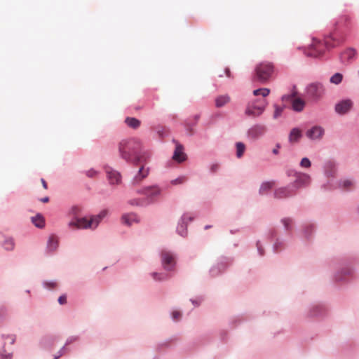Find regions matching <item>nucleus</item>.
I'll list each match as a JSON object with an SVG mask.
<instances>
[{"instance_id": "44", "label": "nucleus", "mask_w": 359, "mask_h": 359, "mask_svg": "<svg viewBox=\"0 0 359 359\" xmlns=\"http://www.w3.org/2000/svg\"><path fill=\"white\" fill-rule=\"evenodd\" d=\"M13 357L12 353H8L6 351L5 344L0 348V359H11Z\"/></svg>"}, {"instance_id": "54", "label": "nucleus", "mask_w": 359, "mask_h": 359, "mask_svg": "<svg viewBox=\"0 0 359 359\" xmlns=\"http://www.w3.org/2000/svg\"><path fill=\"white\" fill-rule=\"evenodd\" d=\"M59 304L64 305L67 304V295L63 294L60 295L57 299Z\"/></svg>"}, {"instance_id": "6", "label": "nucleus", "mask_w": 359, "mask_h": 359, "mask_svg": "<svg viewBox=\"0 0 359 359\" xmlns=\"http://www.w3.org/2000/svg\"><path fill=\"white\" fill-rule=\"evenodd\" d=\"M138 194L144 195V199L147 201L148 205L155 203L158 198L161 196L162 189L157 184L151 186H145L136 191Z\"/></svg>"}, {"instance_id": "34", "label": "nucleus", "mask_w": 359, "mask_h": 359, "mask_svg": "<svg viewBox=\"0 0 359 359\" xmlns=\"http://www.w3.org/2000/svg\"><path fill=\"white\" fill-rule=\"evenodd\" d=\"M32 222L34 225L39 229H42L45 226L44 218L40 213H38L35 216L32 217Z\"/></svg>"}, {"instance_id": "51", "label": "nucleus", "mask_w": 359, "mask_h": 359, "mask_svg": "<svg viewBox=\"0 0 359 359\" xmlns=\"http://www.w3.org/2000/svg\"><path fill=\"white\" fill-rule=\"evenodd\" d=\"M299 172L297 170L292 169V168H287L285 170V174L287 177H296L297 174H299Z\"/></svg>"}, {"instance_id": "22", "label": "nucleus", "mask_w": 359, "mask_h": 359, "mask_svg": "<svg viewBox=\"0 0 359 359\" xmlns=\"http://www.w3.org/2000/svg\"><path fill=\"white\" fill-rule=\"evenodd\" d=\"M121 222L128 226L140 222V218L135 212L125 213L121 216Z\"/></svg>"}, {"instance_id": "1", "label": "nucleus", "mask_w": 359, "mask_h": 359, "mask_svg": "<svg viewBox=\"0 0 359 359\" xmlns=\"http://www.w3.org/2000/svg\"><path fill=\"white\" fill-rule=\"evenodd\" d=\"M118 149L120 158L133 165L147 163L151 156L149 150L142 148V143L137 138L122 140Z\"/></svg>"}, {"instance_id": "20", "label": "nucleus", "mask_w": 359, "mask_h": 359, "mask_svg": "<svg viewBox=\"0 0 359 359\" xmlns=\"http://www.w3.org/2000/svg\"><path fill=\"white\" fill-rule=\"evenodd\" d=\"M323 168L326 177H334L337 172V163L333 160H327L325 161Z\"/></svg>"}, {"instance_id": "35", "label": "nucleus", "mask_w": 359, "mask_h": 359, "mask_svg": "<svg viewBox=\"0 0 359 359\" xmlns=\"http://www.w3.org/2000/svg\"><path fill=\"white\" fill-rule=\"evenodd\" d=\"M43 289L53 290L57 287L58 283L56 280H44L41 283Z\"/></svg>"}, {"instance_id": "61", "label": "nucleus", "mask_w": 359, "mask_h": 359, "mask_svg": "<svg viewBox=\"0 0 359 359\" xmlns=\"http://www.w3.org/2000/svg\"><path fill=\"white\" fill-rule=\"evenodd\" d=\"M304 53L307 56V57H316V53H312V52H308L306 51V50H304Z\"/></svg>"}, {"instance_id": "11", "label": "nucleus", "mask_w": 359, "mask_h": 359, "mask_svg": "<svg viewBox=\"0 0 359 359\" xmlns=\"http://www.w3.org/2000/svg\"><path fill=\"white\" fill-rule=\"evenodd\" d=\"M162 268L166 272H172L177 266V254L172 251H163L161 254Z\"/></svg>"}, {"instance_id": "12", "label": "nucleus", "mask_w": 359, "mask_h": 359, "mask_svg": "<svg viewBox=\"0 0 359 359\" xmlns=\"http://www.w3.org/2000/svg\"><path fill=\"white\" fill-rule=\"evenodd\" d=\"M68 227L72 229H91L93 230L90 219L86 217H74L69 222Z\"/></svg>"}, {"instance_id": "45", "label": "nucleus", "mask_w": 359, "mask_h": 359, "mask_svg": "<svg viewBox=\"0 0 359 359\" xmlns=\"http://www.w3.org/2000/svg\"><path fill=\"white\" fill-rule=\"evenodd\" d=\"M270 93V90L269 88H258L253 91V95L255 96L262 95L263 98L266 97Z\"/></svg>"}, {"instance_id": "57", "label": "nucleus", "mask_w": 359, "mask_h": 359, "mask_svg": "<svg viewBox=\"0 0 359 359\" xmlns=\"http://www.w3.org/2000/svg\"><path fill=\"white\" fill-rule=\"evenodd\" d=\"M219 165L218 163H212L210 165V171L211 172H216L219 170Z\"/></svg>"}, {"instance_id": "47", "label": "nucleus", "mask_w": 359, "mask_h": 359, "mask_svg": "<svg viewBox=\"0 0 359 359\" xmlns=\"http://www.w3.org/2000/svg\"><path fill=\"white\" fill-rule=\"evenodd\" d=\"M285 106H283V107H280L277 104H274V113H273V118L274 119H276L278 118L279 116H281L282 113H283V109H284Z\"/></svg>"}, {"instance_id": "29", "label": "nucleus", "mask_w": 359, "mask_h": 359, "mask_svg": "<svg viewBox=\"0 0 359 359\" xmlns=\"http://www.w3.org/2000/svg\"><path fill=\"white\" fill-rule=\"evenodd\" d=\"M149 276L154 281L158 283L165 282L169 279V276L166 272L153 271L149 273Z\"/></svg>"}, {"instance_id": "4", "label": "nucleus", "mask_w": 359, "mask_h": 359, "mask_svg": "<svg viewBox=\"0 0 359 359\" xmlns=\"http://www.w3.org/2000/svg\"><path fill=\"white\" fill-rule=\"evenodd\" d=\"M273 70V66L271 62H260L255 68L252 79L254 81L264 84L271 79Z\"/></svg>"}, {"instance_id": "40", "label": "nucleus", "mask_w": 359, "mask_h": 359, "mask_svg": "<svg viewBox=\"0 0 359 359\" xmlns=\"http://www.w3.org/2000/svg\"><path fill=\"white\" fill-rule=\"evenodd\" d=\"M273 187V182H264L261 184L259 189V193L261 195H264L266 191L270 190Z\"/></svg>"}, {"instance_id": "63", "label": "nucleus", "mask_w": 359, "mask_h": 359, "mask_svg": "<svg viewBox=\"0 0 359 359\" xmlns=\"http://www.w3.org/2000/svg\"><path fill=\"white\" fill-rule=\"evenodd\" d=\"M40 201L43 203H46L49 201V198L46 196L44 198H41Z\"/></svg>"}, {"instance_id": "30", "label": "nucleus", "mask_w": 359, "mask_h": 359, "mask_svg": "<svg viewBox=\"0 0 359 359\" xmlns=\"http://www.w3.org/2000/svg\"><path fill=\"white\" fill-rule=\"evenodd\" d=\"M1 245L6 251L11 252L15 249V243L12 237L4 236V240Z\"/></svg>"}, {"instance_id": "21", "label": "nucleus", "mask_w": 359, "mask_h": 359, "mask_svg": "<svg viewBox=\"0 0 359 359\" xmlns=\"http://www.w3.org/2000/svg\"><path fill=\"white\" fill-rule=\"evenodd\" d=\"M336 184L339 189L343 191H350L355 185V180L351 177H344L338 180Z\"/></svg>"}, {"instance_id": "2", "label": "nucleus", "mask_w": 359, "mask_h": 359, "mask_svg": "<svg viewBox=\"0 0 359 359\" xmlns=\"http://www.w3.org/2000/svg\"><path fill=\"white\" fill-rule=\"evenodd\" d=\"M328 316V308L322 302H315L309 304L302 313V318L306 320L314 318H325Z\"/></svg>"}, {"instance_id": "58", "label": "nucleus", "mask_w": 359, "mask_h": 359, "mask_svg": "<svg viewBox=\"0 0 359 359\" xmlns=\"http://www.w3.org/2000/svg\"><path fill=\"white\" fill-rule=\"evenodd\" d=\"M183 182V178L182 177H178L171 181V183L172 184H181Z\"/></svg>"}, {"instance_id": "62", "label": "nucleus", "mask_w": 359, "mask_h": 359, "mask_svg": "<svg viewBox=\"0 0 359 359\" xmlns=\"http://www.w3.org/2000/svg\"><path fill=\"white\" fill-rule=\"evenodd\" d=\"M295 88H296L295 86H294L293 88L295 89ZM297 94V92L295 90H294L293 92L290 94V95H292V100L295 99L294 97H296Z\"/></svg>"}, {"instance_id": "52", "label": "nucleus", "mask_w": 359, "mask_h": 359, "mask_svg": "<svg viewBox=\"0 0 359 359\" xmlns=\"http://www.w3.org/2000/svg\"><path fill=\"white\" fill-rule=\"evenodd\" d=\"M219 339L222 341H223L227 340V339L229 337V334H228L227 331H226V330H221V331H219Z\"/></svg>"}, {"instance_id": "55", "label": "nucleus", "mask_w": 359, "mask_h": 359, "mask_svg": "<svg viewBox=\"0 0 359 359\" xmlns=\"http://www.w3.org/2000/svg\"><path fill=\"white\" fill-rule=\"evenodd\" d=\"M281 147V144L280 143H276L275 145V147L272 149V154L275 156H277L279 154L280 151L279 149Z\"/></svg>"}, {"instance_id": "42", "label": "nucleus", "mask_w": 359, "mask_h": 359, "mask_svg": "<svg viewBox=\"0 0 359 359\" xmlns=\"http://www.w3.org/2000/svg\"><path fill=\"white\" fill-rule=\"evenodd\" d=\"M342 80H343L342 74L337 72L330 77V82L331 83H333L335 85H339V83H341Z\"/></svg>"}, {"instance_id": "36", "label": "nucleus", "mask_w": 359, "mask_h": 359, "mask_svg": "<svg viewBox=\"0 0 359 359\" xmlns=\"http://www.w3.org/2000/svg\"><path fill=\"white\" fill-rule=\"evenodd\" d=\"M229 101L230 97L228 95H219L215 99V106L218 108L222 107Z\"/></svg>"}, {"instance_id": "17", "label": "nucleus", "mask_w": 359, "mask_h": 359, "mask_svg": "<svg viewBox=\"0 0 359 359\" xmlns=\"http://www.w3.org/2000/svg\"><path fill=\"white\" fill-rule=\"evenodd\" d=\"M305 135L309 140L319 142L325 135V129L320 126L316 125L308 129Z\"/></svg>"}, {"instance_id": "26", "label": "nucleus", "mask_w": 359, "mask_h": 359, "mask_svg": "<svg viewBox=\"0 0 359 359\" xmlns=\"http://www.w3.org/2000/svg\"><path fill=\"white\" fill-rule=\"evenodd\" d=\"M280 224L283 225L284 230L290 234L294 224V219L291 217H284L280 219Z\"/></svg>"}, {"instance_id": "37", "label": "nucleus", "mask_w": 359, "mask_h": 359, "mask_svg": "<svg viewBox=\"0 0 359 359\" xmlns=\"http://www.w3.org/2000/svg\"><path fill=\"white\" fill-rule=\"evenodd\" d=\"M255 247L258 257H263L266 255L265 245L261 240H257L255 242Z\"/></svg>"}, {"instance_id": "18", "label": "nucleus", "mask_w": 359, "mask_h": 359, "mask_svg": "<svg viewBox=\"0 0 359 359\" xmlns=\"http://www.w3.org/2000/svg\"><path fill=\"white\" fill-rule=\"evenodd\" d=\"M294 192L292 186L289 184L287 186L276 189L273 191V198L278 200L290 198L294 194Z\"/></svg>"}, {"instance_id": "9", "label": "nucleus", "mask_w": 359, "mask_h": 359, "mask_svg": "<svg viewBox=\"0 0 359 359\" xmlns=\"http://www.w3.org/2000/svg\"><path fill=\"white\" fill-rule=\"evenodd\" d=\"M267 102L264 98L250 101L245 110V114L253 118L260 116L264 111Z\"/></svg>"}, {"instance_id": "24", "label": "nucleus", "mask_w": 359, "mask_h": 359, "mask_svg": "<svg viewBox=\"0 0 359 359\" xmlns=\"http://www.w3.org/2000/svg\"><path fill=\"white\" fill-rule=\"evenodd\" d=\"M108 214L107 210L104 209L101 210L97 215H91L90 219L93 225V230L96 229L105 217Z\"/></svg>"}, {"instance_id": "64", "label": "nucleus", "mask_w": 359, "mask_h": 359, "mask_svg": "<svg viewBox=\"0 0 359 359\" xmlns=\"http://www.w3.org/2000/svg\"><path fill=\"white\" fill-rule=\"evenodd\" d=\"M41 181L43 187L44 189H47V184H46V181L43 179H41Z\"/></svg>"}, {"instance_id": "41", "label": "nucleus", "mask_w": 359, "mask_h": 359, "mask_svg": "<svg viewBox=\"0 0 359 359\" xmlns=\"http://www.w3.org/2000/svg\"><path fill=\"white\" fill-rule=\"evenodd\" d=\"M236 157L238 158H241L245 151V145L241 142H238L236 143Z\"/></svg>"}, {"instance_id": "33", "label": "nucleus", "mask_w": 359, "mask_h": 359, "mask_svg": "<svg viewBox=\"0 0 359 359\" xmlns=\"http://www.w3.org/2000/svg\"><path fill=\"white\" fill-rule=\"evenodd\" d=\"M128 204L131 206H135V207H140L143 208L148 206V204L147 203V201H145L144 198H134L129 199L127 201Z\"/></svg>"}, {"instance_id": "25", "label": "nucleus", "mask_w": 359, "mask_h": 359, "mask_svg": "<svg viewBox=\"0 0 359 359\" xmlns=\"http://www.w3.org/2000/svg\"><path fill=\"white\" fill-rule=\"evenodd\" d=\"M303 137L302 130L299 128H293L288 136V141L291 144L298 143Z\"/></svg>"}, {"instance_id": "8", "label": "nucleus", "mask_w": 359, "mask_h": 359, "mask_svg": "<svg viewBox=\"0 0 359 359\" xmlns=\"http://www.w3.org/2000/svg\"><path fill=\"white\" fill-rule=\"evenodd\" d=\"M266 238L272 242V250L273 252H278L285 248L286 245V238L279 234L277 229L274 228L269 229L265 233Z\"/></svg>"}, {"instance_id": "31", "label": "nucleus", "mask_w": 359, "mask_h": 359, "mask_svg": "<svg viewBox=\"0 0 359 359\" xmlns=\"http://www.w3.org/2000/svg\"><path fill=\"white\" fill-rule=\"evenodd\" d=\"M305 107V102L302 98H295L292 100V109L294 111L301 112Z\"/></svg>"}, {"instance_id": "27", "label": "nucleus", "mask_w": 359, "mask_h": 359, "mask_svg": "<svg viewBox=\"0 0 359 359\" xmlns=\"http://www.w3.org/2000/svg\"><path fill=\"white\" fill-rule=\"evenodd\" d=\"M58 239L55 236H50L46 243V252L48 253L54 252L58 248Z\"/></svg>"}, {"instance_id": "48", "label": "nucleus", "mask_w": 359, "mask_h": 359, "mask_svg": "<svg viewBox=\"0 0 359 359\" xmlns=\"http://www.w3.org/2000/svg\"><path fill=\"white\" fill-rule=\"evenodd\" d=\"M196 124V122H186L185 128L190 135L194 134V128Z\"/></svg>"}, {"instance_id": "56", "label": "nucleus", "mask_w": 359, "mask_h": 359, "mask_svg": "<svg viewBox=\"0 0 359 359\" xmlns=\"http://www.w3.org/2000/svg\"><path fill=\"white\" fill-rule=\"evenodd\" d=\"M65 346H63L57 353V354L54 356L53 359L60 358L65 353Z\"/></svg>"}, {"instance_id": "14", "label": "nucleus", "mask_w": 359, "mask_h": 359, "mask_svg": "<svg viewBox=\"0 0 359 359\" xmlns=\"http://www.w3.org/2000/svg\"><path fill=\"white\" fill-rule=\"evenodd\" d=\"M311 181V176L309 174L299 172L295 180L290 184L292 186L294 191L296 190L308 187Z\"/></svg>"}, {"instance_id": "28", "label": "nucleus", "mask_w": 359, "mask_h": 359, "mask_svg": "<svg viewBox=\"0 0 359 359\" xmlns=\"http://www.w3.org/2000/svg\"><path fill=\"white\" fill-rule=\"evenodd\" d=\"M176 233L182 238H187L188 236V226L179 219L176 226Z\"/></svg>"}, {"instance_id": "23", "label": "nucleus", "mask_w": 359, "mask_h": 359, "mask_svg": "<svg viewBox=\"0 0 359 359\" xmlns=\"http://www.w3.org/2000/svg\"><path fill=\"white\" fill-rule=\"evenodd\" d=\"M173 142H175V140H173ZM172 158L178 163H182L186 159V154L184 153L183 146L177 142L175 149L172 155Z\"/></svg>"}, {"instance_id": "15", "label": "nucleus", "mask_w": 359, "mask_h": 359, "mask_svg": "<svg viewBox=\"0 0 359 359\" xmlns=\"http://www.w3.org/2000/svg\"><path fill=\"white\" fill-rule=\"evenodd\" d=\"M104 170L110 185H119L121 184L122 176L120 172L109 165H105Z\"/></svg>"}, {"instance_id": "13", "label": "nucleus", "mask_w": 359, "mask_h": 359, "mask_svg": "<svg viewBox=\"0 0 359 359\" xmlns=\"http://www.w3.org/2000/svg\"><path fill=\"white\" fill-rule=\"evenodd\" d=\"M266 131V127L264 125L257 123L247 130L246 136L249 140L255 141L264 136Z\"/></svg>"}, {"instance_id": "46", "label": "nucleus", "mask_w": 359, "mask_h": 359, "mask_svg": "<svg viewBox=\"0 0 359 359\" xmlns=\"http://www.w3.org/2000/svg\"><path fill=\"white\" fill-rule=\"evenodd\" d=\"M180 219L182 220V222H184V223L188 225L189 223L194 219V215L191 213L185 212L181 216Z\"/></svg>"}, {"instance_id": "5", "label": "nucleus", "mask_w": 359, "mask_h": 359, "mask_svg": "<svg viewBox=\"0 0 359 359\" xmlns=\"http://www.w3.org/2000/svg\"><path fill=\"white\" fill-rule=\"evenodd\" d=\"M325 88L318 81L308 84L305 88L304 95L309 102L316 103L325 95Z\"/></svg>"}, {"instance_id": "43", "label": "nucleus", "mask_w": 359, "mask_h": 359, "mask_svg": "<svg viewBox=\"0 0 359 359\" xmlns=\"http://www.w3.org/2000/svg\"><path fill=\"white\" fill-rule=\"evenodd\" d=\"M189 301L195 308H197L201 306L204 302V297L202 295L196 296L194 298H191Z\"/></svg>"}, {"instance_id": "60", "label": "nucleus", "mask_w": 359, "mask_h": 359, "mask_svg": "<svg viewBox=\"0 0 359 359\" xmlns=\"http://www.w3.org/2000/svg\"><path fill=\"white\" fill-rule=\"evenodd\" d=\"M0 313L4 314V315H6L8 313V310H7V308L4 306H2L0 307Z\"/></svg>"}, {"instance_id": "49", "label": "nucleus", "mask_w": 359, "mask_h": 359, "mask_svg": "<svg viewBox=\"0 0 359 359\" xmlns=\"http://www.w3.org/2000/svg\"><path fill=\"white\" fill-rule=\"evenodd\" d=\"M299 165L302 167V168H309L311 167V161L309 159V158L307 157H304L303 158H302L300 163H299Z\"/></svg>"}, {"instance_id": "10", "label": "nucleus", "mask_w": 359, "mask_h": 359, "mask_svg": "<svg viewBox=\"0 0 359 359\" xmlns=\"http://www.w3.org/2000/svg\"><path fill=\"white\" fill-rule=\"evenodd\" d=\"M316 225L314 222L309 221L300 225L298 236L304 244L311 243L315 236Z\"/></svg>"}, {"instance_id": "3", "label": "nucleus", "mask_w": 359, "mask_h": 359, "mask_svg": "<svg viewBox=\"0 0 359 359\" xmlns=\"http://www.w3.org/2000/svg\"><path fill=\"white\" fill-rule=\"evenodd\" d=\"M233 257L224 255L219 257L216 262L210 266L208 271L209 276L215 278L222 276L233 264Z\"/></svg>"}, {"instance_id": "16", "label": "nucleus", "mask_w": 359, "mask_h": 359, "mask_svg": "<svg viewBox=\"0 0 359 359\" xmlns=\"http://www.w3.org/2000/svg\"><path fill=\"white\" fill-rule=\"evenodd\" d=\"M146 163H139L141 166L137 172L135 174L130 182V184L133 187L139 185L149 174L150 168L145 167Z\"/></svg>"}, {"instance_id": "19", "label": "nucleus", "mask_w": 359, "mask_h": 359, "mask_svg": "<svg viewBox=\"0 0 359 359\" xmlns=\"http://www.w3.org/2000/svg\"><path fill=\"white\" fill-rule=\"evenodd\" d=\"M353 105V102L351 100H342L336 103L334 106V111L339 115H344L350 111Z\"/></svg>"}, {"instance_id": "53", "label": "nucleus", "mask_w": 359, "mask_h": 359, "mask_svg": "<svg viewBox=\"0 0 359 359\" xmlns=\"http://www.w3.org/2000/svg\"><path fill=\"white\" fill-rule=\"evenodd\" d=\"M78 340H79L78 336H70L67 339L65 346L72 344Z\"/></svg>"}, {"instance_id": "38", "label": "nucleus", "mask_w": 359, "mask_h": 359, "mask_svg": "<svg viewBox=\"0 0 359 359\" xmlns=\"http://www.w3.org/2000/svg\"><path fill=\"white\" fill-rule=\"evenodd\" d=\"M183 313L177 309H172L170 311V317L172 322L178 323L181 320Z\"/></svg>"}, {"instance_id": "50", "label": "nucleus", "mask_w": 359, "mask_h": 359, "mask_svg": "<svg viewBox=\"0 0 359 359\" xmlns=\"http://www.w3.org/2000/svg\"><path fill=\"white\" fill-rule=\"evenodd\" d=\"M85 174L89 178H94L98 175L99 172L97 170H95L94 168H90V169L85 171Z\"/></svg>"}, {"instance_id": "59", "label": "nucleus", "mask_w": 359, "mask_h": 359, "mask_svg": "<svg viewBox=\"0 0 359 359\" xmlns=\"http://www.w3.org/2000/svg\"><path fill=\"white\" fill-rule=\"evenodd\" d=\"M283 101H291L292 100V95H284L281 97Z\"/></svg>"}, {"instance_id": "7", "label": "nucleus", "mask_w": 359, "mask_h": 359, "mask_svg": "<svg viewBox=\"0 0 359 359\" xmlns=\"http://www.w3.org/2000/svg\"><path fill=\"white\" fill-rule=\"evenodd\" d=\"M355 269L348 263H341L340 266L333 272L332 280L335 283H344L346 277L353 276Z\"/></svg>"}, {"instance_id": "32", "label": "nucleus", "mask_w": 359, "mask_h": 359, "mask_svg": "<svg viewBox=\"0 0 359 359\" xmlns=\"http://www.w3.org/2000/svg\"><path fill=\"white\" fill-rule=\"evenodd\" d=\"M356 50L353 48H349L344 50L341 55V57L342 60H346L347 61H351L355 58L356 56Z\"/></svg>"}, {"instance_id": "39", "label": "nucleus", "mask_w": 359, "mask_h": 359, "mask_svg": "<svg viewBox=\"0 0 359 359\" xmlns=\"http://www.w3.org/2000/svg\"><path fill=\"white\" fill-rule=\"evenodd\" d=\"M125 123L128 126L136 129L140 126V121L135 117H127L125 120Z\"/></svg>"}]
</instances>
